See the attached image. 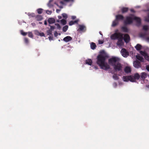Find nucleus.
<instances>
[{"mask_svg": "<svg viewBox=\"0 0 149 149\" xmlns=\"http://www.w3.org/2000/svg\"><path fill=\"white\" fill-rule=\"evenodd\" d=\"M107 56L106 55L100 54L97 57V63L102 69L107 70L110 69L109 65L105 63L106 59Z\"/></svg>", "mask_w": 149, "mask_h": 149, "instance_id": "nucleus-1", "label": "nucleus"}, {"mask_svg": "<svg viewBox=\"0 0 149 149\" xmlns=\"http://www.w3.org/2000/svg\"><path fill=\"white\" fill-rule=\"evenodd\" d=\"M120 59L116 57H113L108 60V63L113 67L114 70L116 71H121L122 66L119 63Z\"/></svg>", "mask_w": 149, "mask_h": 149, "instance_id": "nucleus-2", "label": "nucleus"}, {"mask_svg": "<svg viewBox=\"0 0 149 149\" xmlns=\"http://www.w3.org/2000/svg\"><path fill=\"white\" fill-rule=\"evenodd\" d=\"M134 15L131 14L129 16L126 17L125 20L124 22V23L125 25L130 24H132L134 20Z\"/></svg>", "mask_w": 149, "mask_h": 149, "instance_id": "nucleus-3", "label": "nucleus"}, {"mask_svg": "<svg viewBox=\"0 0 149 149\" xmlns=\"http://www.w3.org/2000/svg\"><path fill=\"white\" fill-rule=\"evenodd\" d=\"M123 35L120 33H115L111 35V38L112 40L118 39Z\"/></svg>", "mask_w": 149, "mask_h": 149, "instance_id": "nucleus-4", "label": "nucleus"}, {"mask_svg": "<svg viewBox=\"0 0 149 149\" xmlns=\"http://www.w3.org/2000/svg\"><path fill=\"white\" fill-rule=\"evenodd\" d=\"M122 55L125 57H127L129 55V53L125 48L122 49L121 51Z\"/></svg>", "mask_w": 149, "mask_h": 149, "instance_id": "nucleus-5", "label": "nucleus"}, {"mask_svg": "<svg viewBox=\"0 0 149 149\" xmlns=\"http://www.w3.org/2000/svg\"><path fill=\"white\" fill-rule=\"evenodd\" d=\"M140 77L139 74L138 73H136L134 74V76L132 75V82L136 81V79H139Z\"/></svg>", "mask_w": 149, "mask_h": 149, "instance_id": "nucleus-6", "label": "nucleus"}, {"mask_svg": "<svg viewBox=\"0 0 149 149\" xmlns=\"http://www.w3.org/2000/svg\"><path fill=\"white\" fill-rule=\"evenodd\" d=\"M134 20H135L136 22L137 26H140L141 24V19L140 18L134 16Z\"/></svg>", "mask_w": 149, "mask_h": 149, "instance_id": "nucleus-7", "label": "nucleus"}, {"mask_svg": "<svg viewBox=\"0 0 149 149\" xmlns=\"http://www.w3.org/2000/svg\"><path fill=\"white\" fill-rule=\"evenodd\" d=\"M123 81H129L132 82V75L129 76H124L123 77Z\"/></svg>", "mask_w": 149, "mask_h": 149, "instance_id": "nucleus-8", "label": "nucleus"}, {"mask_svg": "<svg viewBox=\"0 0 149 149\" xmlns=\"http://www.w3.org/2000/svg\"><path fill=\"white\" fill-rule=\"evenodd\" d=\"M123 39V35L118 39V40L117 43L118 45L121 46L123 45L122 40Z\"/></svg>", "mask_w": 149, "mask_h": 149, "instance_id": "nucleus-9", "label": "nucleus"}, {"mask_svg": "<svg viewBox=\"0 0 149 149\" xmlns=\"http://www.w3.org/2000/svg\"><path fill=\"white\" fill-rule=\"evenodd\" d=\"M124 19V16L118 14L116 16V19L119 22L120 20H123Z\"/></svg>", "mask_w": 149, "mask_h": 149, "instance_id": "nucleus-10", "label": "nucleus"}, {"mask_svg": "<svg viewBox=\"0 0 149 149\" xmlns=\"http://www.w3.org/2000/svg\"><path fill=\"white\" fill-rule=\"evenodd\" d=\"M124 41L126 43H128L130 40V37L128 34H125L124 36Z\"/></svg>", "mask_w": 149, "mask_h": 149, "instance_id": "nucleus-11", "label": "nucleus"}, {"mask_svg": "<svg viewBox=\"0 0 149 149\" xmlns=\"http://www.w3.org/2000/svg\"><path fill=\"white\" fill-rule=\"evenodd\" d=\"M134 66L136 68H138L141 67V63L138 61H136L134 62Z\"/></svg>", "mask_w": 149, "mask_h": 149, "instance_id": "nucleus-12", "label": "nucleus"}, {"mask_svg": "<svg viewBox=\"0 0 149 149\" xmlns=\"http://www.w3.org/2000/svg\"><path fill=\"white\" fill-rule=\"evenodd\" d=\"M72 39V38L70 36H67L64 38L63 40L64 41L66 42H68Z\"/></svg>", "mask_w": 149, "mask_h": 149, "instance_id": "nucleus-13", "label": "nucleus"}, {"mask_svg": "<svg viewBox=\"0 0 149 149\" xmlns=\"http://www.w3.org/2000/svg\"><path fill=\"white\" fill-rule=\"evenodd\" d=\"M55 19L53 18H49L48 20V22L50 24L55 23Z\"/></svg>", "mask_w": 149, "mask_h": 149, "instance_id": "nucleus-14", "label": "nucleus"}, {"mask_svg": "<svg viewBox=\"0 0 149 149\" xmlns=\"http://www.w3.org/2000/svg\"><path fill=\"white\" fill-rule=\"evenodd\" d=\"M124 71L126 73H129L131 72V68L130 67L127 66L124 69Z\"/></svg>", "mask_w": 149, "mask_h": 149, "instance_id": "nucleus-15", "label": "nucleus"}, {"mask_svg": "<svg viewBox=\"0 0 149 149\" xmlns=\"http://www.w3.org/2000/svg\"><path fill=\"white\" fill-rule=\"evenodd\" d=\"M136 58L139 61H140L141 62H144V59L143 57L139 55H137L136 56Z\"/></svg>", "mask_w": 149, "mask_h": 149, "instance_id": "nucleus-16", "label": "nucleus"}, {"mask_svg": "<svg viewBox=\"0 0 149 149\" xmlns=\"http://www.w3.org/2000/svg\"><path fill=\"white\" fill-rule=\"evenodd\" d=\"M119 21L115 19L114 20L112 23V26L113 27H115L117 25L119 24Z\"/></svg>", "mask_w": 149, "mask_h": 149, "instance_id": "nucleus-17", "label": "nucleus"}, {"mask_svg": "<svg viewBox=\"0 0 149 149\" xmlns=\"http://www.w3.org/2000/svg\"><path fill=\"white\" fill-rule=\"evenodd\" d=\"M147 74L145 72H143L141 74V77L142 79H144L147 77Z\"/></svg>", "mask_w": 149, "mask_h": 149, "instance_id": "nucleus-18", "label": "nucleus"}, {"mask_svg": "<svg viewBox=\"0 0 149 149\" xmlns=\"http://www.w3.org/2000/svg\"><path fill=\"white\" fill-rule=\"evenodd\" d=\"M128 10V8L127 7H123L121 9V11L123 13L127 12Z\"/></svg>", "mask_w": 149, "mask_h": 149, "instance_id": "nucleus-19", "label": "nucleus"}, {"mask_svg": "<svg viewBox=\"0 0 149 149\" xmlns=\"http://www.w3.org/2000/svg\"><path fill=\"white\" fill-rule=\"evenodd\" d=\"M121 29L124 32H128L129 31V29L127 27L125 26H123L121 27Z\"/></svg>", "mask_w": 149, "mask_h": 149, "instance_id": "nucleus-20", "label": "nucleus"}, {"mask_svg": "<svg viewBox=\"0 0 149 149\" xmlns=\"http://www.w3.org/2000/svg\"><path fill=\"white\" fill-rule=\"evenodd\" d=\"M86 63L89 65H91L92 63V61L91 59H88L86 60Z\"/></svg>", "mask_w": 149, "mask_h": 149, "instance_id": "nucleus-21", "label": "nucleus"}, {"mask_svg": "<svg viewBox=\"0 0 149 149\" xmlns=\"http://www.w3.org/2000/svg\"><path fill=\"white\" fill-rule=\"evenodd\" d=\"M78 20H75L74 21H71L69 23V25L71 26L74 24H77L78 23Z\"/></svg>", "mask_w": 149, "mask_h": 149, "instance_id": "nucleus-22", "label": "nucleus"}, {"mask_svg": "<svg viewBox=\"0 0 149 149\" xmlns=\"http://www.w3.org/2000/svg\"><path fill=\"white\" fill-rule=\"evenodd\" d=\"M135 48L137 51H139L141 49L142 46L139 44H137L135 47Z\"/></svg>", "mask_w": 149, "mask_h": 149, "instance_id": "nucleus-23", "label": "nucleus"}, {"mask_svg": "<svg viewBox=\"0 0 149 149\" xmlns=\"http://www.w3.org/2000/svg\"><path fill=\"white\" fill-rule=\"evenodd\" d=\"M96 46L95 43L92 42L91 44V49H94L96 47Z\"/></svg>", "mask_w": 149, "mask_h": 149, "instance_id": "nucleus-24", "label": "nucleus"}, {"mask_svg": "<svg viewBox=\"0 0 149 149\" xmlns=\"http://www.w3.org/2000/svg\"><path fill=\"white\" fill-rule=\"evenodd\" d=\"M36 19L38 21H40L42 19V17L40 15H37L36 17Z\"/></svg>", "mask_w": 149, "mask_h": 149, "instance_id": "nucleus-25", "label": "nucleus"}, {"mask_svg": "<svg viewBox=\"0 0 149 149\" xmlns=\"http://www.w3.org/2000/svg\"><path fill=\"white\" fill-rule=\"evenodd\" d=\"M79 26V29L81 31H82L84 30V29H85V26L83 25H80Z\"/></svg>", "mask_w": 149, "mask_h": 149, "instance_id": "nucleus-26", "label": "nucleus"}, {"mask_svg": "<svg viewBox=\"0 0 149 149\" xmlns=\"http://www.w3.org/2000/svg\"><path fill=\"white\" fill-rule=\"evenodd\" d=\"M52 0H50L47 4V6L49 8H52L53 6V5L51 3V2H52Z\"/></svg>", "mask_w": 149, "mask_h": 149, "instance_id": "nucleus-27", "label": "nucleus"}, {"mask_svg": "<svg viewBox=\"0 0 149 149\" xmlns=\"http://www.w3.org/2000/svg\"><path fill=\"white\" fill-rule=\"evenodd\" d=\"M68 25H65L63 28V31L64 32H65L68 29Z\"/></svg>", "mask_w": 149, "mask_h": 149, "instance_id": "nucleus-28", "label": "nucleus"}, {"mask_svg": "<svg viewBox=\"0 0 149 149\" xmlns=\"http://www.w3.org/2000/svg\"><path fill=\"white\" fill-rule=\"evenodd\" d=\"M145 20L146 22H149V13L147 16L145 17Z\"/></svg>", "mask_w": 149, "mask_h": 149, "instance_id": "nucleus-29", "label": "nucleus"}, {"mask_svg": "<svg viewBox=\"0 0 149 149\" xmlns=\"http://www.w3.org/2000/svg\"><path fill=\"white\" fill-rule=\"evenodd\" d=\"M61 23L63 25H64L66 24V21L64 19H62L60 21Z\"/></svg>", "mask_w": 149, "mask_h": 149, "instance_id": "nucleus-30", "label": "nucleus"}, {"mask_svg": "<svg viewBox=\"0 0 149 149\" xmlns=\"http://www.w3.org/2000/svg\"><path fill=\"white\" fill-rule=\"evenodd\" d=\"M140 53L143 56H145L147 54V53H146L145 52L143 51H140Z\"/></svg>", "mask_w": 149, "mask_h": 149, "instance_id": "nucleus-31", "label": "nucleus"}, {"mask_svg": "<svg viewBox=\"0 0 149 149\" xmlns=\"http://www.w3.org/2000/svg\"><path fill=\"white\" fill-rule=\"evenodd\" d=\"M37 10L38 14H41L42 12L43 9L42 8H39Z\"/></svg>", "mask_w": 149, "mask_h": 149, "instance_id": "nucleus-32", "label": "nucleus"}, {"mask_svg": "<svg viewBox=\"0 0 149 149\" xmlns=\"http://www.w3.org/2000/svg\"><path fill=\"white\" fill-rule=\"evenodd\" d=\"M113 78L115 80H118L119 79L118 77L117 76L116 74H114L113 76Z\"/></svg>", "mask_w": 149, "mask_h": 149, "instance_id": "nucleus-33", "label": "nucleus"}, {"mask_svg": "<svg viewBox=\"0 0 149 149\" xmlns=\"http://www.w3.org/2000/svg\"><path fill=\"white\" fill-rule=\"evenodd\" d=\"M148 29V27L147 25H144L143 26V29L145 31H147Z\"/></svg>", "mask_w": 149, "mask_h": 149, "instance_id": "nucleus-34", "label": "nucleus"}, {"mask_svg": "<svg viewBox=\"0 0 149 149\" xmlns=\"http://www.w3.org/2000/svg\"><path fill=\"white\" fill-rule=\"evenodd\" d=\"M20 32L21 34L23 36H25L27 34V33L24 32L23 30H21Z\"/></svg>", "mask_w": 149, "mask_h": 149, "instance_id": "nucleus-35", "label": "nucleus"}, {"mask_svg": "<svg viewBox=\"0 0 149 149\" xmlns=\"http://www.w3.org/2000/svg\"><path fill=\"white\" fill-rule=\"evenodd\" d=\"M52 32L51 30L49 29L47 31V35H50L52 34Z\"/></svg>", "mask_w": 149, "mask_h": 149, "instance_id": "nucleus-36", "label": "nucleus"}, {"mask_svg": "<svg viewBox=\"0 0 149 149\" xmlns=\"http://www.w3.org/2000/svg\"><path fill=\"white\" fill-rule=\"evenodd\" d=\"M28 36L29 37L33 38V35L32 32H28Z\"/></svg>", "mask_w": 149, "mask_h": 149, "instance_id": "nucleus-37", "label": "nucleus"}, {"mask_svg": "<svg viewBox=\"0 0 149 149\" xmlns=\"http://www.w3.org/2000/svg\"><path fill=\"white\" fill-rule=\"evenodd\" d=\"M38 35H39L42 37V36L45 37V34L43 32H41V33L38 32Z\"/></svg>", "mask_w": 149, "mask_h": 149, "instance_id": "nucleus-38", "label": "nucleus"}, {"mask_svg": "<svg viewBox=\"0 0 149 149\" xmlns=\"http://www.w3.org/2000/svg\"><path fill=\"white\" fill-rule=\"evenodd\" d=\"M62 15L63 18L65 19H66L68 17L67 15L65 13H63Z\"/></svg>", "mask_w": 149, "mask_h": 149, "instance_id": "nucleus-39", "label": "nucleus"}, {"mask_svg": "<svg viewBox=\"0 0 149 149\" xmlns=\"http://www.w3.org/2000/svg\"><path fill=\"white\" fill-rule=\"evenodd\" d=\"M46 12L48 14L51 15L52 14V12L51 10H46Z\"/></svg>", "mask_w": 149, "mask_h": 149, "instance_id": "nucleus-40", "label": "nucleus"}, {"mask_svg": "<svg viewBox=\"0 0 149 149\" xmlns=\"http://www.w3.org/2000/svg\"><path fill=\"white\" fill-rule=\"evenodd\" d=\"M24 42L25 43L28 44L29 43V40L27 38H25L24 39Z\"/></svg>", "mask_w": 149, "mask_h": 149, "instance_id": "nucleus-41", "label": "nucleus"}, {"mask_svg": "<svg viewBox=\"0 0 149 149\" xmlns=\"http://www.w3.org/2000/svg\"><path fill=\"white\" fill-rule=\"evenodd\" d=\"M55 25L57 26V28L59 29H61V26L58 24H56Z\"/></svg>", "mask_w": 149, "mask_h": 149, "instance_id": "nucleus-42", "label": "nucleus"}, {"mask_svg": "<svg viewBox=\"0 0 149 149\" xmlns=\"http://www.w3.org/2000/svg\"><path fill=\"white\" fill-rule=\"evenodd\" d=\"M144 57L146 60H149V56L147 54L145 56H144Z\"/></svg>", "mask_w": 149, "mask_h": 149, "instance_id": "nucleus-43", "label": "nucleus"}, {"mask_svg": "<svg viewBox=\"0 0 149 149\" xmlns=\"http://www.w3.org/2000/svg\"><path fill=\"white\" fill-rule=\"evenodd\" d=\"M49 26L50 27V28L49 29V30H51V31H52L54 29L55 27L54 26H52L50 25H49Z\"/></svg>", "mask_w": 149, "mask_h": 149, "instance_id": "nucleus-44", "label": "nucleus"}, {"mask_svg": "<svg viewBox=\"0 0 149 149\" xmlns=\"http://www.w3.org/2000/svg\"><path fill=\"white\" fill-rule=\"evenodd\" d=\"M64 1L66 2H70V1H71V2H73L74 0H64Z\"/></svg>", "mask_w": 149, "mask_h": 149, "instance_id": "nucleus-45", "label": "nucleus"}, {"mask_svg": "<svg viewBox=\"0 0 149 149\" xmlns=\"http://www.w3.org/2000/svg\"><path fill=\"white\" fill-rule=\"evenodd\" d=\"M98 42L100 44H102L103 43V41L102 40H99Z\"/></svg>", "mask_w": 149, "mask_h": 149, "instance_id": "nucleus-46", "label": "nucleus"}, {"mask_svg": "<svg viewBox=\"0 0 149 149\" xmlns=\"http://www.w3.org/2000/svg\"><path fill=\"white\" fill-rule=\"evenodd\" d=\"M54 36L56 37L58 35V33L56 31H55L54 33Z\"/></svg>", "mask_w": 149, "mask_h": 149, "instance_id": "nucleus-47", "label": "nucleus"}, {"mask_svg": "<svg viewBox=\"0 0 149 149\" xmlns=\"http://www.w3.org/2000/svg\"><path fill=\"white\" fill-rule=\"evenodd\" d=\"M146 69L149 72V65L146 66Z\"/></svg>", "mask_w": 149, "mask_h": 149, "instance_id": "nucleus-48", "label": "nucleus"}, {"mask_svg": "<svg viewBox=\"0 0 149 149\" xmlns=\"http://www.w3.org/2000/svg\"><path fill=\"white\" fill-rule=\"evenodd\" d=\"M31 15L32 17H34L35 16V15L34 13H32L31 14Z\"/></svg>", "mask_w": 149, "mask_h": 149, "instance_id": "nucleus-49", "label": "nucleus"}, {"mask_svg": "<svg viewBox=\"0 0 149 149\" xmlns=\"http://www.w3.org/2000/svg\"><path fill=\"white\" fill-rule=\"evenodd\" d=\"M55 4H56V5L58 6L60 8H63V6H58V4H56V3H55Z\"/></svg>", "mask_w": 149, "mask_h": 149, "instance_id": "nucleus-50", "label": "nucleus"}, {"mask_svg": "<svg viewBox=\"0 0 149 149\" xmlns=\"http://www.w3.org/2000/svg\"><path fill=\"white\" fill-rule=\"evenodd\" d=\"M130 11L132 12H133V13H135V11L133 9H130Z\"/></svg>", "mask_w": 149, "mask_h": 149, "instance_id": "nucleus-51", "label": "nucleus"}, {"mask_svg": "<svg viewBox=\"0 0 149 149\" xmlns=\"http://www.w3.org/2000/svg\"><path fill=\"white\" fill-rule=\"evenodd\" d=\"M76 17L75 16H73L72 17V19H75Z\"/></svg>", "mask_w": 149, "mask_h": 149, "instance_id": "nucleus-52", "label": "nucleus"}, {"mask_svg": "<svg viewBox=\"0 0 149 149\" xmlns=\"http://www.w3.org/2000/svg\"><path fill=\"white\" fill-rule=\"evenodd\" d=\"M44 24L45 25H47V22L46 20H45L44 21Z\"/></svg>", "mask_w": 149, "mask_h": 149, "instance_id": "nucleus-53", "label": "nucleus"}, {"mask_svg": "<svg viewBox=\"0 0 149 149\" xmlns=\"http://www.w3.org/2000/svg\"><path fill=\"white\" fill-rule=\"evenodd\" d=\"M60 3L62 4H64V2L62 1H60Z\"/></svg>", "mask_w": 149, "mask_h": 149, "instance_id": "nucleus-54", "label": "nucleus"}, {"mask_svg": "<svg viewBox=\"0 0 149 149\" xmlns=\"http://www.w3.org/2000/svg\"><path fill=\"white\" fill-rule=\"evenodd\" d=\"M60 11V10L59 9H56V11L57 13H58L59 12V11Z\"/></svg>", "mask_w": 149, "mask_h": 149, "instance_id": "nucleus-55", "label": "nucleus"}, {"mask_svg": "<svg viewBox=\"0 0 149 149\" xmlns=\"http://www.w3.org/2000/svg\"><path fill=\"white\" fill-rule=\"evenodd\" d=\"M58 19H61L62 18V17L60 16H58Z\"/></svg>", "mask_w": 149, "mask_h": 149, "instance_id": "nucleus-56", "label": "nucleus"}, {"mask_svg": "<svg viewBox=\"0 0 149 149\" xmlns=\"http://www.w3.org/2000/svg\"><path fill=\"white\" fill-rule=\"evenodd\" d=\"M99 33L100 35H101L102 36H103V34H102V32H101V31H100Z\"/></svg>", "mask_w": 149, "mask_h": 149, "instance_id": "nucleus-57", "label": "nucleus"}, {"mask_svg": "<svg viewBox=\"0 0 149 149\" xmlns=\"http://www.w3.org/2000/svg\"><path fill=\"white\" fill-rule=\"evenodd\" d=\"M31 24L33 26H34L35 25V24L34 23H32Z\"/></svg>", "mask_w": 149, "mask_h": 149, "instance_id": "nucleus-58", "label": "nucleus"}, {"mask_svg": "<svg viewBox=\"0 0 149 149\" xmlns=\"http://www.w3.org/2000/svg\"><path fill=\"white\" fill-rule=\"evenodd\" d=\"M49 40H51L52 39V38L51 36L49 37Z\"/></svg>", "mask_w": 149, "mask_h": 149, "instance_id": "nucleus-59", "label": "nucleus"}, {"mask_svg": "<svg viewBox=\"0 0 149 149\" xmlns=\"http://www.w3.org/2000/svg\"><path fill=\"white\" fill-rule=\"evenodd\" d=\"M146 39L148 41H149V37L147 38Z\"/></svg>", "mask_w": 149, "mask_h": 149, "instance_id": "nucleus-60", "label": "nucleus"}, {"mask_svg": "<svg viewBox=\"0 0 149 149\" xmlns=\"http://www.w3.org/2000/svg\"><path fill=\"white\" fill-rule=\"evenodd\" d=\"M114 85H115L116 86L117 85V84L116 83H114Z\"/></svg>", "mask_w": 149, "mask_h": 149, "instance_id": "nucleus-61", "label": "nucleus"}, {"mask_svg": "<svg viewBox=\"0 0 149 149\" xmlns=\"http://www.w3.org/2000/svg\"><path fill=\"white\" fill-rule=\"evenodd\" d=\"M57 22H59V20H57Z\"/></svg>", "mask_w": 149, "mask_h": 149, "instance_id": "nucleus-62", "label": "nucleus"}]
</instances>
